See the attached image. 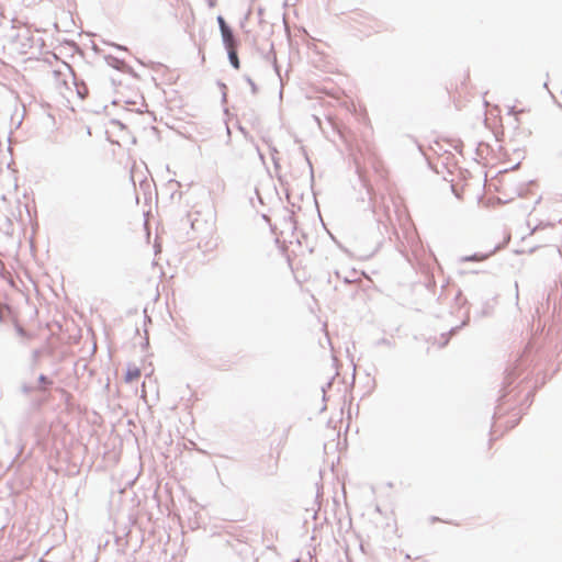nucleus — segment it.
Listing matches in <instances>:
<instances>
[{
	"label": "nucleus",
	"mask_w": 562,
	"mask_h": 562,
	"mask_svg": "<svg viewBox=\"0 0 562 562\" xmlns=\"http://www.w3.org/2000/svg\"><path fill=\"white\" fill-rule=\"evenodd\" d=\"M140 378V369L136 366H128L125 373V382L130 383Z\"/></svg>",
	"instance_id": "obj_1"
},
{
	"label": "nucleus",
	"mask_w": 562,
	"mask_h": 562,
	"mask_svg": "<svg viewBox=\"0 0 562 562\" xmlns=\"http://www.w3.org/2000/svg\"><path fill=\"white\" fill-rule=\"evenodd\" d=\"M221 33H222L223 42L227 49L236 47V42L234 40L233 32L229 27L221 31Z\"/></svg>",
	"instance_id": "obj_2"
},
{
	"label": "nucleus",
	"mask_w": 562,
	"mask_h": 562,
	"mask_svg": "<svg viewBox=\"0 0 562 562\" xmlns=\"http://www.w3.org/2000/svg\"><path fill=\"white\" fill-rule=\"evenodd\" d=\"M228 50V56H229V60L232 63V65L238 69L239 68V59L237 57V53H236V47L234 48H229L227 49Z\"/></svg>",
	"instance_id": "obj_3"
},
{
	"label": "nucleus",
	"mask_w": 562,
	"mask_h": 562,
	"mask_svg": "<svg viewBox=\"0 0 562 562\" xmlns=\"http://www.w3.org/2000/svg\"><path fill=\"white\" fill-rule=\"evenodd\" d=\"M217 22H218L221 31L228 29V26H227V24H226V22H225L223 16H221V15L217 16Z\"/></svg>",
	"instance_id": "obj_4"
}]
</instances>
